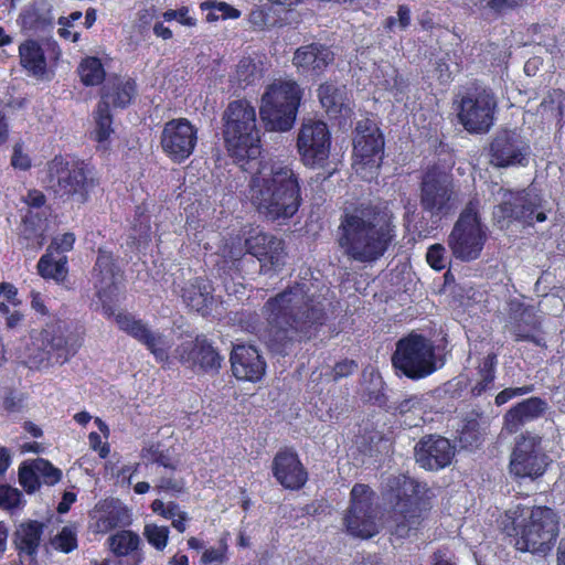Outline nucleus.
<instances>
[{
  "label": "nucleus",
  "instance_id": "obj_1",
  "mask_svg": "<svg viewBox=\"0 0 565 565\" xmlns=\"http://www.w3.org/2000/svg\"><path fill=\"white\" fill-rule=\"evenodd\" d=\"M262 313L267 322L265 342L273 352L282 355L313 326L322 324L326 315L320 297L309 294L306 282H297L270 297Z\"/></svg>",
  "mask_w": 565,
  "mask_h": 565
},
{
  "label": "nucleus",
  "instance_id": "obj_2",
  "mask_svg": "<svg viewBox=\"0 0 565 565\" xmlns=\"http://www.w3.org/2000/svg\"><path fill=\"white\" fill-rule=\"evenodd\" d=\"M392 214L371 203L344 207L335 231V243L344 257L358 263L380 259L395 238Z\"/></svg>",
  "mask_w": 565,
  "mask_h": 565
},
{
  "label": "nucleus",
  "instance_id": "obj_3",
  "mask_svg": "<svg viewBox=\"0 0 565 565\" xmlns=\"http://www.w3.org/2000/svg\"><path fill=\"white\" fill-rule=\"evenodd\" d=\"M248 196L259 214L270 221L290 218L300 205L298 177L287 166L274 164L256 173Z\"/></svg>",
  "mask_w": 565,
  "mask_h": 565
},
{
  "label": "nucleus",
  "instance_id": "obj_4",
  "mask_svg": "<svg viewBox=\"0 0 565 565\" xmlns=\"http://www.w3.org/2000/svg\"><path fill=\"white\" fill-rule=\"evenodd\" d=\"M515 532V547L532 554H547L558 535V518L547 507L515 508L505 513Z\"/></svg>",
  "mask_w": 565,
  "mask_h": 565
},
{
  "label": "nucleus",
  "instance_id": "obj_5",
  "mask_svg": "<svg viewBox=\"0 0 565 565\" xmlns=\"http://www.w3.org/2000/svg\"><path fill=\"white\" fill-rule=\"evenodd\" d=\"M222 134L228 153L237 161H253L260 154L255 107L246 99L231 102L222 115Z\"/></svg>",
  "mask_w": 565,
  "mask_h": 565
},
{
  "label": "nucleus",
  "instance_id": "obj_6",
  "mask_svg": "<svg viewBox=\"0 0 565 565\" xmlns=\"http://www.w3.org/2000/svg\"><path fill=\"white\" fill-rule=\"evenodd\" d=\"M385 487L387 499L392 503L388 526L397 536H408L424 519L419 497L423 487L407 476L390 477Z\"/></svg>",
  "mask_w": 565,
  "mask_h": 565
},
{
  "label": "nucleus",
  "instance_id": "obj_7",
  "mask_svg": "<svg viewBox=\"0 0 565 565\" xmlns=\"http://www.w3.org/2000/svg\"><path fill=\"white\" fill-rule=\"evenodd\" d=\"M302 98V89L291 79H275L260 99L259 115L271 131H288L292 128Z\"/></svg>",
  "mask_w": 565,
  "mask_h": 565
},
{
  "label": "nucleus",
  "instance_id": "obj_8",
  "mask_svg": "<svg viewBox=\"0 0 565 565\" xmlns=\"http://www.w3.org/2000/svg\"><path fill=\"white\" fill-rule=\"evenodd\" d=\"M392 364L412 380L427 377L439 367L433 342L414 332L396 342Z\"/></svg>",
  "mask_w": 565,
  "mask_h": 565
},
{
  "label": "nucleus",
  "instance_id": "obj_9",
  "mask_svg": "<svg viewBox=\"0 0 565 565\" xmlns=\"http://www.w3.org/2000/svg\"><path fill=\"white\" fill-rule=\"evenodd\" d=\"M49 183L54 193L66 200L84 204L95 188L92 170L84 162H68L55 158L49 164Z\"/></svg>",
  "mask_w": 565,
  "mask_h": 565
},
{
  "label": "nucleus",
  "instance_id": "obj_10",
  "mask_svg": "<svg viewBox=\"0 0 565 565\" xmlns=\"http://www.w3.org/2000/svg\"><path fill=\"white\" fill-rule=\"evenodd\" d=\"M487 239V226L480 221L477 203L471 201L455 223L448 247L457 259L471 262L480 256Z\"/></svg>",
  "mask_w": 565,
  "mask_h": 565
},
{
  "label": "nucleus",
  "instance_id": "obj_11",
  "mask_svg": "<svg viewBox=\"0 0 565 565\" xmlns=\"http://www.w3.org/2000/svg\"><path fill=\"white\" fill-rule=\"evenodd\" d=\"M497 99L494 94L481 86L465 92L457 100V118L470 134H486L493 126Z\"/></svg>",
  "mask_w": 565,
  "mask_h": 565
},
{
  "label": "nucleus",
  "instance_id": "obj_12",
  "mask_svg": "<svg viewBox=\"0 0 565 565\" xmlns=\"http://www.w3.org/2000/svg\"><path fill=\"white\" fill-rule=\"evenodd\" d=\"M548 466V456L542 446V437L525 431L515 437L510 456V473L518 478L536 479Z\"/></svg>",
  "mask_w": 565,
  "mask_h": 565
},
{
  "label": "nucleus",
  "instance_id": "obj_13",
  "mask_svg": "<svg viewBox=\"0 0 565 565\" xmlns=\"http://www.w3.org/2000/svg\"><path fill=\"white\" fill-rule=\"evenodd\" d=\"M344 524L348 532L356 537L369 539L379 532L374 492L369 486L356 483L352 488Z\"/></svg>",
  "mask_w": 565,
  "mask_h": 565
},
{
  "label": "nucleus",
  "instance_id": "obj_14",
  "mask_svg": "<svg viewBox=\"0 0 565 565\" xmlns=\"http://www.w3.org/2000/svg\"><path fill=\"white\" fill-rule=\"evenodd\" d=\"M419 199L423 210L431 216L448 214L458 202L451 177L438 169L428 170L420 183Z\"/></svg>",
  "mask_w": 565,
  "mask_h": 565
},
{
  "label": "nucleus",
  "instance_id": "obj_15",
  "mask_svg": "<svg viewBox=\"0 0 565 565\" xmlns=\"http://www.w3.org/2000/svg\"><path fill=\"white\" fill-rule=\"evenodd\" d=\"M531 148L516 130H500L489 145V162L495 168L525 167Z\"/></svg>",
  "mask_w": 565,
  "mask_h": 565
},
{
  "label": "nucleus",
  "instance_id": "obj_16",
  "mask_svg": "<svg viewBox=\"0 0 565 565\" xmlns=\"http://www.w3.org/2000/svg\"><path fill=\"white\" fill-rule=\"evenodd\" d=\"M198 141L196 128L185 118L166 122L160 143L163 152L174 162L189 158Z\"/></svg>",
  "mask_w": 565,
  "mask_h": 565
},
{
  "label": "nucleus",
  "instance_id": "obj_17",
  "mask_svg": "<svg viewBox=\"0 0 565 565\" xmlns=\"http://www.w3.org/2000/svg\"><path fill=\"white\" fill-rule=\"evenodd\" d=\"M298 151L307 166L323 162L330 151V134L327 125L320 120H305L297 138Z\"/></svg>",
  "mask_w": 565,
  "mask_h": 565
},
{
  "label": "nucleus",
  "instance_id": "obj_18",
  "mask_svg": "<svg viewBox=\"0 0 565 565\" xmlns=\"http://www.w3.org/2000/svg\"><path fill=\"white\" fill-rule=\"evenodd\" d=\"M416 462L429 471H437L451 465L456 446L440 435H426L415 446Z\"/></svg>",
  "mask_w": 565,
  "mask_h": 565
},
{
  "label": "nucleus",
  "instance_id": "obj_19",
  "mask_svg": "<svg viewBox=\"0 0 565 565\" xmlns=\"http://www.w3.org/2000/svg\"><path fill=\"white\" fill-rule=\"evenodd\" d=\"M116 322L120 330L142 343L157 361L167 362L169 360V351L172 347V341L167 335L151 330L141 320H137L130 315H117Z\"/></svg>",
  "mask_w": 565,
  "mask_h": 565
},
{
  "label": "nucleus",
  "instance_id": "obj_20",
  "mask_svg": "<svg viewBox=\"0 0 565 565\" xmlns=\"http://www.w3.org/2000/svg\"><path fill=\"white\" fill-rule=\"evenodd\" d=\"M38 333L51 358L54 356L58 363L68 361L82 347L81 337L72 332L67 323L60 320L47 323Z\"/></svg>",
  "mask_w": 565,
  "mask_h": 565
},
{
  "label": "nucleus",
  "instance_id": "obj_21",
  "mask_svg": "<svg viewBox=\"0 0 565 565\" xmlns=\"http://www.w3.org/2000/svg\"><path fill=\"white\" fill-rule=\"evenodd\" d=\"M120 271L110 253L99 249L95 266L92 271V281L96 289V296L103 303L105 315H113L109 306L113 295L117 289Z\"/></svg>",
  "mask_w": 565,
  "mask_h": 565
},
{
  "label": "nucleus",
  "instance_id": "obj_22",
  "mask_svg": "<svg viewBox=\"0 0 565 565\" xmlns=\"http://www.w3.org/2000/svg\"><path fill=\"white\" fill-rule=\"evenodd\" d=\"M539 199L527 191L513 193L505 191L499 205L501 216L513 218L524 224L532 225L534 221L543 222L546 215L543 211H537Z\"/></svg>",
  "mask_w": 565,
  "mask_h": 565
},
{
  "label": "nucleus",
  "instance_id": "obj_23",
  "mask_svg": "<svg viewBox=\"0 0 565 565\" xmlns=\"http://www.w3.org/2000/svg\"><path fill=\"white\" fill-rule=\"evenodd\" d=\"M180 362L191 367L199 366L204 371H217L222 363V358L215 349L204 339L196 338L195 341H188L179 345L175 350Z\"/></svg>",
  "mask_w": 565,
  "mask_h": 565
},
{
  "label": "nucleus",
  "instance_id": "obj_24",
  "mask_svg": "<svg viewBox=\"0 0 565 565\" xmlns=\"http://www.w3.org/2000/svg\"><path fill=\"white\" fill-rule=\"evenodd\" d=\"M271 469L276 480L286 489L298 490L305 486L308 479L298 455L287 449L276 454Z\"/></svg>",
  "mask_w": 565,
  "mask_h": 565
},
{
  "label": "nucleus",
  "instance_id": "obj_25",
  "mask_svg": "<svg viewBox=\"0 0 565 565\" xmlns=\"http://www.w3.org/2000/svg\"><path fill=\"white\" fill-rule=\"evenodd\" d=\"M234 376L237 380L255 382L265 374L266 364L258 351L252 345L238 344L231 355Z\"/></svg>",
  "mask_w": 565,
  "mask_h": 565
},
{
  "label": "nucleus",
  "instance_id": "obj_26",
  "mask_svg": "<svg viewBox=\"0 0 565 565\" xmlns=\"http://www.w3.org/2000/svg\"><path fill=\"white\" fill-rule=\"evenodd\" d=\"M244 246L247 253L273 267H279L284 262V243L274 235L257 232L245 239Z\"/></svg>",
  "mask_w": 565,
  "mask_h": 565
},
{
  "label": "nucleus",
  "instance_id": "obj_27",
  "mask_svg": "<svg viewBox=\"0 0 565 565\" xmlns=\"http://www.w3.org/2000/svg\"><path fill=\"white\" fill-rule=\"evenodd\" d=\"M547 403L540 397H530L512 408L503 417L502 433L515 434L526 423L541 417Z\"/></svg>",
  "mask_w": 565,
  "mask_h": 565
},
{
  "label": "nucleus",
  "instance_id": "obj_28",
  "mask_svg": "<svg viewBox=\"0 0 565 565\" xmlns=\"http://www.w3.org/2000/svg\"><path fill=\"white\" fill-rule=\"evenodd\" d=\"M333 60L334 54L329 47L312 43L297 49L292 61L303 72L320 75Z\"/></svg>",
  "mask_w": 565,
  "mask_h": 565
},
{
  "label": "nucleus",
  "instance_id": "obj_29",
  "mask_svg": "<svg viewBox=\"0 0 565 565\" xmlns=\"http://www.w3.org/2000/svg\"><path fill=\"white\" fill-rule=\"evenodd\" d=\"M318 97L321 106L330 117H347L351 114L345 86H338L333 83L326 82L319 86Z\"/></svg>",
  "mask_w": 565,
  "mask_h": 565
},
{
  "label": "nucleus",
  "instance_id": "obj_30",
  "mask_svg": "<svg viewBox=\"0 0 565 565\" xmlns=\"http://www.w3.org/2000/svg\"><path fill=\"white\" fill-rule=\"evenodd\" d=\"M384 139L377 128L369 132H358L354 138V156L364 164L379 167L382 159Z\"/></svg>",
  "mask_w": 565,
  "mask_h": 565
},
{
  "label": "nucleus",
  "instance_id": "obj_31",
  "mask_svg": "<svg viewBox=\"0 0 565 565\" xmlns=\"http://www.w3.org/2000/svg\"><path fill=\"white\" fill-rule=\"evenodd\" d=\"M44 524L28 520L21 522L14 532V544L20 552L34 555L40 546Z\"/></svg>",
  "mask_w": 565,
  "mask_h": 565
},
{
  "label": "nucleus",
  "instance_id": "obj_32",
  "mask_svg": "<svg viewBox=\"0 0 565 565\" xmlns=\"http://www.w3.org/2000/svg\"><path fill=\"white\" fill-rule=\"evenodd\" d=\"M135 90V82L131 79L109 78L104 86L100 103H107L108 107L110 104L125 107L131 102Z\"/></svg>",
  "mask_w": 565,
  "mask_h": 565
},
{
  "label": "nucleus",
  "instance_id": "obj_33",
  "mask_svg": "<svg viewBox=\"0 0 565 565\" xmlns=\"http://www.w3.org/2000/svg\"><path fill=\"white\" fill-rule=\"evenodd\" d=\"M181 296L188 307L195 311H201L212 300L211 285L207 280L196 277L184 285Z\"/></svg>",
  "mask_w": 565,
  "mask_h": 565
},
{
  "label": "nucleus",
  "instance_id": "obj_34",
  "mask_svg": "<svg viewBox=\"0 0 565 565\" xmlns=\"http://www.w3.org/2000/svg\"><path fill=\"white\" fill-rule=\"evenodd\" d=\"M21 65L33 76H43L46 72V60L40 44L34 40H26L19 46Z\"/></svg>",
  "mask_w": 565,
  "mask_h": 565
},
{
  "label": "nucleus",
  "instance_id": "obj_35",
  "mask_svg": "<svg viewBox=\"0 0 565 565\" xmlns=\"http://www.w3.org/2000/svg\"><path fill=\"white\" fill-rule=\"evenodd\" d=\"M38 270L43 278L63 281L67 275L66 256L54 258L51 252L46 253L40 258Z\"/></svg>",
  "mask_w": 565,
  "mask_h": 565
},
{
  "label": "nucleus",
  "instance_id": "obj_36",
  "mask_svg": "<svg viewBox=\"0 0 565 565\" xmlns=\"http://www.w3.org/2000/svg\"><path fill=\"white\" fill-rule=\"evenodd\" d=\"M263 77V70L259 64H257L250 57H243L235 71L234 81L241 88H246L250 85H255Z\"/></svg>",
  "mask_w": 565,
  "mask_h": 565
},
{
  "label": "nucleus",
  "instance_id": "obj_37",
  "mask_svg": "<svg viewBox=\"0 0 565 565\" xmlns=\"http://www.w3.org/2000/svg\"><path fill=\"white\" fill-rule=\"evenodd\" d=\"M21 358L22 362L30 369H39L49 363L51 355L40 340L39 333L31 335V342L26 345Z\"/></svg>",
  "mask_w": 565,
  "mask_h": 565
},
{
  "label": "nucleus",
  "instance_id": "obj_38",
  "mask_svg": "<svg viewBox=\"0 0 565 565\" xmlns=\"http://www.w3.org/2000/svg\"><path fill=\"white\" fill-rule=\"evenodd\" d=\"M82 82L87 86L100 84L105 78V71L97 57H87L82 61L78 67Z\"/></svg>",
  "mask_w": 565,
  "mask_h": 565
},
{
  "label": "nucleus",
  "instance_id": "obj_39",
  "mask_svg": "<svg viewBox=\"0 0 565 565\" xmlns=\"http://www.w3.org/2000/svg\"><path fill=\"white\" fill-rule=\"evenodd\" d=\"M139 544V536L130 531H121L109 537L111 551L117 555H128Z\"/></svg>",
  "mask_w": 565,
  "mask_h": 565
},
{
  "label": "nucleus",
  "instance_id": "obj_40",
  "mask_svg": "<svg viewBox=\"0 0 565 565\" xmlns=\"http://www.w3.org/2000/svg\"><path fill=\"white\" fill-rule=\"evenodd\" d=\"M95 121H96V129H95L96 140L99 143H103L108 140V138L110 137V135L113 132V128H111L113 119H111V115L109 111V107L107 106V103L98 104Z\"/></svg>",
  "mask_w": 565,
  "mask_h": 565
},
{
  "label": "nucleus",
  "instance_id": "obj_41",
  "mask_svg": "<svg viewBox=\"0 0 565 565\" xmlns=\"http://www.w3.org/2000/svg\"><path fill=\"white\" fill-rule=\"evenodd\" d=\"M50 545L60 552L71 553L77 547V534L71 526H64L50 540Z\"/></svg>",
  "mask_w": 565,
  "mask_h": 565
},
{
  "label": "nucleus",
  "instance_id": "obj_42",
  "mask_svg": "<svg viewBox=\"0 0 565 565\" xmlns=\"http://www.w3.org/2000/svg\"><path fill=\"white\" fill-rule=\"evenodd\" d=\"M22 493L10 486H0V508L13 511L22 505Z\"/></svg>",
  "mask_w": 565,
  "mask_h": 565
},
{
  "label": "nucleus",
  "instance_id": "obj_43",
  "mask_svg": "<svg viewBox=\"0 0 565 565\" xmlns=\"http://www.w3.org/2000/svg\"><path fill=\"white\" fill-rule=\"evenodd\" d=\"M143 535L157 550H163L167 546L169 529L157 524H147L143 530Z\"/></svg>",
  "mask_w": 565,
  "mask_h": 565
},
{
  "label": "nucleus",
  "instance_id": "obj_44",
  "mask_svg": "<svg viewBox=\"0 0 565 565\" xmlns=\"http://www.w3.org/2000/svg\"><path fill=\"white\" fill-rule=\"evenodd\" d=\"M35 471H38L39 478L50 486L57 483L62 477L60 469L53 467L51 462L42 458L35 459Z\"/></svg>",
  "mask_w": 565,
  "mask_h": 565
},
{
  "label": "nucleus",
  "instance_id": "obj_45",
  "mask_svg": "<svg viewBox=\"0 0 565 565\" xmlns=\"http://www.w3.org/2000/svg\"><path fill=\"white\" fill-rule=\"evenodd\" d=\"M19 480L28 492H34L39 488V473L35 471V460L29 466H22L19 471Z\"/></svg>",
  "mask_w": 565,
  "mask_h": 565
},
{
  "label": "nucleus",
  "instance_id": "obj_46",
  "mask_svg": "<svg viewBox=\"0 0 565 565\" xmlns=\"http://www.w3.org/2000/svg\"><path fill=\"white\" fill-rule=\"evenodd\" d=\"M154 489L158 491L168 492L172 495H178L184 490V481L181 478L177 479L160 473L156 481Z\"/></svg>",
  "mask_w": 565,
  "mask_h": 565
},
{
  "label": "nucleus",
  "instance_id": "obj_47",
  "mask_svg": "<svg viewBox=\"0 0 565 565\" xmlns=\"http://www.w3.org/2000/svg\"><path fill=\"white\" fill-rule=\"evenodd\" d=\"M151 510L153 513L161 515L162 518L167 520L173 521V519H177L180 514H182L184 511L180 509V505L173 501L163 502L160 499H156L151 503Z\"/></svg>",
  "mask_w": 565,
  "mask_h": 565
},
{
  "label": "nucleus",
  "instance_id": "obj_48",
  "mask_svg": "<svg viewBox=\"0 0 565 565\" xmlns=\"http://www.w3.org/2000/svg\"><path fill=\"white\" fill-rule=\"evenodd\" d=\"M446 249L440 244H435L428 248L426 258L428 264L436 270L444 269L446 267Z\"/></svg>",
  "mask_w": 565,
  "mask_h": 565
},
{
  "label": "nucleus",
  "instance_id": "obj_49",
  "mask_svg": "<svg viewBox=\"0 0 565 565\" xmlns=\"http://www.w3.org/2000/svg\"><path fill=\"white\" fill-rule=\"evenodd\" d=\"M75 242V236L72 233H65L62 236L55 237L50 246L47 247L46 253L53 255V252L65 253L73 248Z\"/></svg>",
  "mask_w": 565,
  "mask_h": 565
},
{
  "label": "nucleus",
  "instance_id": "obj_50",
  "mask_svg": "<svg viewBox=\"0 0 565 565\" xmlns=\"http://www.w3.org/2000/svg\"><path fill=\"white\" fill-rule=\"evenodd\" d=\"M370 384L372 385V388H365L367 391L366 397L369 402L373 403H380L382 399V390H383V381L382 377L374 373H370Z\"/></svg>",
  "mask_w": 565,
  "mask_h": 565
},
{
  "label": "nucleus",
  "instance_id": "obj_51",
  "mask_svg": "<svg viewBox=\"0 0 565 565\" xmlns=\"http://www.w3.org/2000/svg\"><path fill=\"white\" fill-rule=\"evenodd\" d=\"M532 391H533V386L532 385H526V386L515 387V388H511V387L510 388H505V390L501 391L495 396V404L498 406L503 405L508 401H510L511 398H513L515 396L525 395L527 393H531Z\"/></svg>",
  "mask_w": 565,
  "mask_h": 565
},
{
  "label": "nucleus",
  "instance_id": "obj_52",
  "mask_svg": "<svg viewBox=\"0 0 565 565\" xmlns=\"http://www.w3.org/2000/svg\"><path fill=\"white\" fill-rule=\"evenodd\" d=\"M202 9H214L220 12L222 19L239 17V11L225 2H204L202 3Z\"/></svg>",
  "mask_w": 565,
  "mask_h": 565
},
{
  "label": "nucleus",
  "instance_id": "obj_53",
  "mask_svg": "<svg viewBox=\"0 0 565 565\" xmlns=\"http://www.w3.org/2000/svg\"><path fill=\"white\" fill-rule=\"evenodd\" d=\"M188 9L181 8L180 10H168L163 13L166 21L178 20L181 24L193 26L195 25V19L188 15Z\"/></svg>",
  "mask_w": 565,
  "mask_h": 565
},
{
  "label": "nucleus",
  "instance_id": "obj_54",
  "mask_svg": "<svg viewBox=\"0 0 565 565\" xmlns=\"http://www.w3.org/2000/svg\"><path fill=\"white\" fill-rule=\"evenodd\" d=\"M469 433L473 434V440L480 439L479 423L476 419L467 420L460 433V443L467 447L472 446V441L469 440Z\"/></svg>",
  "mask_w": 565,
  "mask_h": 565
},
{
  "label": "nucleus",
  "instance_id": "obj_55",
  "mask_svg": "<svg viewBox=\"0 0 565 565\" xmlns=\"http://www.w3.org/2000/svg\"><path fill=\"white\" fill-rule=\"evenodd\" d=\"M497 363V358L494 354H488L483 360L482 365L479 369V375L481 380L486 382L492 383L494 380V366Z\"/></svg>",
  "mask_w": 565,
  "mask_h": 565
},
{
  "label": "nucleus",
  "instance_id": "obj_56",
  "mask_svg": "<svg viewBox=\"0 0 565 565\" xmlns=\"http://www.w3.org/2000/svg\"><path fill=\"white\" fill-rule=\"evenodd\" d=\"M523 4V0H490L488 7L497 13L514 10Z\"/></svg>",
  "mask_w": 565,
  "mask_h": 565
},
{
  "label": "nucleus",
  "instance_id": "obj_57",
  "mask_svg": "<svg viewBox=\"0 0 565 565\" xmlns=\"http://www.w3.org/2000/svg\"><path fill=\"white\" fill-rule=\"evenodd\" d=\"M358 367L356 363L353 360H344L334 365L332 371V377L334 381H338L341 377L348 376L353 373Z\"/></svg>",
  "mask_w": 565,
  "mask_h": 565
},
{
  "label": "nucleus",
  "instance_id": "obj_58",
  "mask_svg": "<svg viewBox=\"0 0 565 565\" xmlns=\"http://www.w3.org/2000/svg\"><path fill=\"white\" fill-rule=\"evenodd\" d=\"M244 254V247L239 238L234 239L231 245H226L223 249V256L232 262L239 260Z\"/></svg>",
  "mask_w": 565,
  "mask_h": 565
},
{
  "label": "nucleus",
  "instance_id": "obj_59",
  "mask_svg": "<svg viewBox=\"0 0 565 565\" xmlns=\"http://www.w3.org/2000/svg\"><path fill=\"white\" fill-rule=\"evenodd\" d=\"M201 561L203 564H222L225 561V547L206 550Z\"/></svg>",
  "mask_w": 565,
  "mask_h": 565
},
{
  "label": "nucleus",
  "instance_id": "obj_60",
  "mask_svg": "<svg viewBox=\"0 0 565 565\" xmlns=\"http://www.w3.org/2000/svg\"><path fill=\"white\" fill-rule=\"evenodd\" d=\"M11 162L14 168H19L21 170H26L31 166L29 157L22 152V147L20 145H15Z\"/></svg>",
  "mask_w": 565,
  "mask_h": 565
},
{
  "label": "nucleus",
  "instance_id": "obj_61",
  "mask_svg": "<svg viewBox=\"0 0 565 565\" xmlns=\"http://www.w3.org/2000/svg\"><path fill=\"white\" fill-rule=\"evenodd\" d=\"M24 202L32 207H40L45 203V196L41 191H29L24 198Z\"/></svg>",
  "mask_w": 565,
  "mask_h": 565
},
{
  "label": "nucleus",
  "instance_id": "obj_62",
  "mask_svg": "<svg viewBox=\"0 0 565 565\" xmlns=\"http://www.w3.org/2000/svg\"><path fill=\"white\" fill-rule=\"evenodd\" d=\"M160 445L158 444H151L147 447H145L141 451V457L149 462L153 463L158 456L161 454Z\"/></svg>",
  "mask_w": 565,
  "mask_h": 565
},
{
  "label": "nucleus",
  "instance_id": "obj_63",
  "mask_svg": "<svg viewBox=\"0 0 565 565\" xmlns=\"http://www.w3.org/2000/svg\"><path fill=\"white\" fill-rule=\"evenodd\" d=\"M397 20L399 23V26L402 29H405L411 23V10L407 6L401 4L397 9Z\"/></svg>",
  "mask_w": 565,
  "mask_h": 565
},
{
  "label": "nucleus",
  "instance_id": "obj_64",
  "mask_svg": "<svg viewBox=\"0 0 565 565\" xmlns=\"http://www.w3.org/2000/svg\"><path fill=\"white\" fill-rule=\"evenodd\" d=\"M433 565H456L452 562V557L449 553L438 551L433 556Z\"/></svg>",
  "mask_w": 565,
  "mask_h": 565
}]
</instances>
